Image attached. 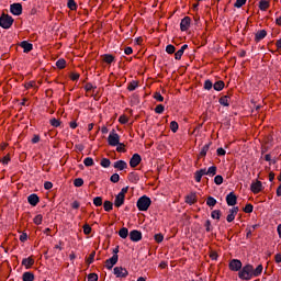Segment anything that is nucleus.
Instances as JSON below:
<instances>
[{"instance_id":"obj_43","label":"nucleus","mask_w":281,"mask_h":281,"mask_svg":"<svg viewBox=\"0 0 281 281\" xmlns=\"http://www.w3.org/2000/svg\"><path fill=\"white\" fill-rule=\"evenodd\" d=\"M93 205H95V207L102 206V196H95L93 199Z\"/></svg>"},{"instance_id":"obj_63","label":"nucleus","mask_w":281,"mask_h":281,"mask_svg":"<svg viewBox=\"0 0 281 281\" xmlns=\"http://www.w3.org/2000/svg\"><path fill=\"white\" fill-rule=\"evenodd\" d=\"M79 78H80V74H78V72H71V74H70V79H71V80L76 81V80H78Z\"/></svg>"},{"instance_id":"obj_41","label":"nucleus","mask_w":281,"mask_h":281,"mask_svg":"<svg viewBox=\"0 0 281 281\" xmlns=\"http://www.w3.org/2000/svg\"><path fill=\"white\" fill-rule=\"evenodd\" d=\"M164 111H166V106H164V104H158L155 108V113H158V115H161V113H164Z\"/></svg>"},{"instance_id":"obj_12","label":"nucleus","mask_w":281,"mask_h":281,"mask_svg":"<svg viewBox=\"0 0 281 281\" xmlns=\"http://www.w3.org/2000/svg\"><path fill=\"white\" fill-rule=\"evenodd\" d=\"M140 164H142V156L139 154H134L130 159L131 168H137V166Z\"/></svg>"},{"instance_id":"obj_8","label":"nucleus","mask_w":281,"mask_h":281,"mask_svg":"<svg viewBox=\"0 0 281 281\" xmlns=\"http://www.w3.org/2000/svg\"><path fill=\"white\" fill-rule=\"evenodd\" d=\"M114 276L116 278H128V270H126V268L123 267H115Z\"/></svg>"},{"instance_id":"obj_21","label":"nucleus","mask_w":281,"mask_h":281,"mask_svg":"<svg viewBox=\"0 0 281 281\" xmlns=\"http://www.w3.org/2000/svg\"><path fill=\"white\" fill-rule=\"evenodd\" d=\"M204 175H205V168L195 171L194 180L196 181V183H201V179H203Z\"/></svg>"},{"instance_id":"obj_42","label":"nucleus","mask_w":281,"mask_h":281,"mask_svg":"<svg viewBox=\"0 0 281 281\" xmlns=\"http://www.w3.org/2000/svg\"><path fill=\"white\" fill-rule=\"evenodd\" d=\"M83 164H85V166H87V168L93 166V164H94V162H93V158H91V157L85 158V159H83Z\"/></svg>"},{"instance_id":"obj_19","label":"nucleus","mask_w":281,"mask_h":281,"mask_svg":"<svg viewBox=\"0 0 281 281\" xmlns=\"http://www.w3.org/2000/svg\"><path fill=\"white\" fill-rule=\"evenodd\" d=\"M103 63H106V65H112V63H115V56L112 54H104L101 56Z\"/></svg>"},{"instance_id":"obj_27","label":"nucleus","mask_w":281,"mask_h":281,"mask_svg":"<svg viewBox=\"0 0 281 281\" xmlns=\"http://www.w3.org/2000/svg\"><path fill=\"white\" fill-rule=\"evenodd\" d=\"M23 281H34V273L27 271L22 274Z\"/></svg>"},{"instance_id":"obj_30","label":"nucleus","mask_w":281,"mask_h":281,"mask_svg":"<svg viewBox=\"0 0 281 281\" xmlns=\"http://www.w3.org/2000/svg\"><path fill=\"white\" fill-rule=\"evenodd\" d=\"M57 69H65L67 67V60L65 58H60L56 61Z\"/></svg>"},{"instance_id":"obj_57","label":"nucleus","mask_w":281,"mask_h":281,"mask_svg":"<svg viewBox=\"0 0 281 281\" xmlns=\"http://www.w3.org/2000/svg\"><path fill=\"white\" fill-rule=\"evenodd\" d=\"M204 227H205L206 232H211L212 231V222L210 220H206Z\"/></svg>"},{"instance_id":"obj_29","label":"nucleus","mask_w":281,"mask_h":281,"mask_svg":"<svg viewBox=\"0 0 281 281\" xmlns=\"http://www.w3.org/2000/svg\"><path fill=\"white\" fill-rule=\"evenodd\" d=\"M212 146V142L209 144L204 145L200 151V157H205L207 155V150H210V147Z\"/></svg>"},{"instance_id":"obj_14","label":"nucleus","mask_w":281,"mask_h":281,"mask_svg":"<svg viewBox=\"0 0 281 281\" xmlns=\"http://www.w3.org/2000/svg\"><path fill=\"white\" fill-rule=\"evenodd\" d=\"M27 202L30 203V205H32L33 207H36L38 205V203L41 202V199L38 198V195L36 193H32L27 196Z\"/></svg>"},{"instance_id":"obj_36","label":"nucleus","mask_w":281,"mask_h":281,"mask_svg":"<svg viewBox=\"0 0 281 281\" xmlns=\"http://www.w3.org/2000/svg\"><path fill=\"white\" fill-rule=\"evenodd\" d=\"M75 188H82L85 186V180L82 178H77L74 180Z\"/></svg>"},{"instance_id":"obj_20","label":"nucleus","mask_w":281,"mask_h":281,"mask_svg":"<svg viewBox=\"0 0 281 281\" xmlns=\"http://www.w3.org/2000/svg\"><path fill=\"white\" fill-rule=\"evenodd\" d=\"M126 198H124V195H120V193L115 196L114 200V205L115 207H122V205H124V201Z\"/></svg>"},{"instance_id":"obj_33","label":"nucleus","mask_w":281,"mask_h":281,"mask_svg":"<svg viewBox=\"0 0 281 281\" xmlns=\"http://www.w3.org/2000/svg\"><path fill=\"white\" fill-rule=\"evenodd\" d=\"M217 201L216 199H214V196H209L206 199V205H209V207H214V205H216Z\"/></svg>"},{"instance_id":"obj_13","label":"nucleus","mask_w":281,"mask_h":281,"mask_svg":"<svg viewBox=\"0 0 281 281\" xmlns=\"http://www.w3.org/2000/svg\"><path fill=\"white\" fill-rule=\"evenodd\" d=\"M250 190H251V192H254V194H258V193L262 192V182L260 180L252 182L250 184Z\"/></svg>"},{"instance_id":"obj_17","label":"nucleus","mask_w":281,"mask_h":281,"mask_svg":"<svg viewBox=\"0 0 281 281\" xmlns=\"http://www.w3.org/2000/svg\"><path fill=\"white\" fill-rule=\"evenodd\" d=\"M113 168L116 170H126V168H128V164L124 160H117L114 162Z\"/></svg>"},{"instance_id":"obj_10","label":"nucleus","mask_w":281,"mask_h":281,"mask_svg":"<svg viewBox=\"0 0 281 281\" xmlns=\"http://www.w3.org/2000/svg\"><path fill=\"white\" fill-rule=\"evenodd\" d=\"M130 240H132V243H139V240H142V232L137 229L131 231Z\"/></svg>"},{"instance_id":"obj_45","label":"nucleus","mask_w":281,"mask_h":281,"mask_svg":"<svg viewBox=\"0 0 281 281\" xmlns=\"http://www.w3.org/2000/svg\"><path fill=\"white\" fill-rule=\"evenodd\" d=\"M176 50L177 48L175 47V45L169 44L166 46L167 54H175Z\"/></svg>"},{"instance_id":"obj_38","label":"nucleus","mask_w":281,"mask_h":281,"mask_svg":"<svg viewBox=\"0 0 281 281\" xmlns=\"http://www.w3.org/2000/svg\"><path fill=\"white\" fill-rule=\"evenodd\" d=\"M103 207L105 212H111V210H113V202L111 201H105L103 203Z\"/></svg>"},{"instance_id":"obj_5","label":"nucleus","mask_w":281,"mask_h":281,"mask_svg":"<svg viewBox=\"0 0 281 281\" xmlns=\"http://www.w3.org/2000/svg\"><path fill=\"white\" fill-rule=\"evenodd\" d=\"M10 12L14 16H21L23 14V5L21 3H13L10 5Z\"/></svg>"},{"instance_id":"obj_49","label":"nucleus","mask_w":281,"mask_h":281,"mask_svg":"<svg viewBox=\"0 0 281 281\" xmlns=\"http://www.w3.org/2000/svg\"><path fill=\"white\" fill-rule=\"evenodd\" d=\"M247 3V0H236L234 8H243Z\"/></svg>"},{"instance_id":"obj_34","label":"nucleus","mask_w":281,"mask_h":281,"mask_svg":"<svg viewBox=\"0 0 281 281\" xmlns=\"http://www.w3.org/2000/svg\"><path fill=\"white\" fill-rule=\"evenodd\" d=\"M211 218H214L216 221H221V210H214L211 213Z\"/></svg>"},{"instance_id":"obj_28","label":"nucleus","mask_w":281,"mask_h":281,"mask_svg":"<svg viewBox=\"0 0 281 281\" xmlns=\"http://www.w3.org/2000/svg\"><path fill=\"white\" fill-rule=\"evenodd\" d=\"M218 102L222 106H229V95H223Z\"/></svg>"},{"instance_id":"obj_53","label":"nucleus","mask_w":281,"mask_h":281,"mask_svg":"<svg viewBox=\"0 0 281 281\" xmlns=\"http://www.w3.org/2000/svg\"><path fill=\"white\" fill-rule=\"evenodd\" d=\"M156 243H164V234L159 233L154 236Z\"/></svg>"},{"instance_id":"obj_3","label":"nucleus","mask_w":281,"mask_h":281,"mask_svg":"<svg viewBox=\"0 0 281 281\" xmlns=\"http://www.w3.org/2000/svg\"><path fill=\"white\" fill-rule=\"evenodd\" d=\"M12 23H14V19L12 15L9 14H2L0 16V27L3 30H10L12 27Z\"/></svg>"},{"instance_id":"obj_35","label":"nucleus","mask_w":281,"mask_h":281,"mask_svg":"<svg viewBox=\"0 0 281 281\" xmlns=\"http://www.w3.org/2000/svg\"><path fill=\"white\" fill-rule=\"evenodd\" d=\"M212 87H214V83L212 82V80L206 79L204 81V89H205V91H212Z\"/></svg>"},{"instance_id":"obj_48","label":"nucleus","mask_w":281,"mask_h":281,"mask_svg":"<svg viewBox=\"0 0 281 281\" xmlns=\"http://www.w3.org/2000/svg\"><path fill=\"white\" fill-rule=\"evenodd\" d=\"M110 181L112 183H117L120 181V175L119 173H113L111 177H110Z\"/></svg>"},{"instance_id":"obj_4","label":"nucleus","mask_w":281,"mask_h":281,"mask_svg":"<svg viewBox=\"0 0 281 281\" xmlns=\"http://www.w3.org/2000/svg\"><path fill=\"white\" fill-rule=\"evenodd\" d=\"M108 143L109 146H117V144H120V134L115 133V131H112L108 136Z\"/></svg>"},{"instance_id":"obj_24","label":"nucleus","mask_w":281,"mask_h":281,"mask_svg":"<svg viewBox=\"0 0 281 281\" xmlns=\"http://www.w3.org/2000/svg\"><path fill=\"white\" fill-rule=\"evenodd\" d=\"M259 10H261V12H267V10H269V1L260 0L259 1Z\"/></svg>"},{"instance_id":"obj_51","label":"nucleus","mask_w":281,"mask_h":281,"mask_svg":"<svg viewBox=\"0 0 281 281\" xmlns=\"http://www.w3.org/2000/svg\"><path fill=\"white\" fill-rule=\"evenodd\" d=\"M244 212L246 214H251V212H254V206L251 204H246V206L244 207Z\"/></svg>"},{"instance_id":"obj_26","label":"nucleus","mask_w":281,"mask_h":281,"mask_svg":"<svg viewBox=\"0 0 281 281\" xmlns=\"http://www.w3.org/2000/svg\"><path fill=\"white\" fill-rule=\"evenodd\" d=\"M217 167L211 166L209 169H205V173L207 177H215Z\"/></svg>"},{"instance_id":"obj_50","label":"nucleus","mask_w":281,"mask_h":281,"mask_svg":"<svg viewBox=\"0 0 281 281\" xmlns=\"http://www.w3.org/2000/svg\"><path fill=\"white\" fill-rule=\"evenodd\" d=\"M94 259H95V251H92L86 262L88 265H93Z\"/></svg>"},{"instance_id":"obj_23","label":"nucleus","mask_w":281,"mask_h":281,"mask_svg":"<svg viewBox=\"0 0 281 281\" xmlns=\"http://www.w3.org/2000/svg\"><path fill=\"white\" fill-rule=\"evenodd\" d=\"M127 179L131 181V183H137V181H139V175L136 172H130Z\"/></svg>"},{"instance_id":"obj_58","label":"nucleus","mask_w":281,"mask_h":281,"mask_svg":"<svg viewBox=\"0 0 281 281\" xmlns=\"http://www.w3.org/2000/svg\"><path fill=\"white\" fill-rule=\"evenodd\" d=\"M88 281H98V273L88 274Z\"/></svg>"},{"instance_id":"obj_16","label":"nucleus","mask_w":281,"mask_h":281,"mask_svg":"<svg viewBox=\"0 0 281 281\" xmlns=\"http://www.w3.org/2000/svg\"><path fill=\"white\" fill-rule=\"evenodd\" d=\"M263 38H267V30H260L255 34L256 43H260Z\"/></svg>"},{"instance_id":"obj_7","label":"nucleus","mask_w":281,"mask_h":281,"mask_svg":"<svg viewBox=\"0 0 281 281\" xmlns=\"http://www.w3.org/2000/svg\"><path fill=\"white\" fill-rule=\"evenodd\" d=\"M226 203L229 207H234V205H236V203H238V196H236V193L229 192L226 195Z\"/></svg>"},{"instance_id":"obj_44","label":"nucleus","mask_w":281,"mask_h":281,"mask_svg":"<svg viewBox=\"0 0 281 281\" xmlns=\"http://www.w3.org/2000/svg\"><path fill=\"white\" fill-rule=\"evenodd\" d=\"M49 123L54 126V128H58V126H60V120L58 119H50Z\"/></svg>"},{"instance_id":"obj_1","label":"nucleus","mask_w":281,"mask_h":281,"mask_svg":"<svg viewBox=\"0 0 281 281\" xmlns=\"http://www.w3.org/2000/svg\"><path fill=\"white\" fill-rule=\"evenodd\" d=\"M265 267L262 265H258L256 268L251 263H247L246 266L241 267L238 272L239 280L249 281L252 278H260L262 276V270Z\"/></svg>"},{"instance_id":"obj_62","label":"nucleus","mask_w":281,"mask_h":281,"mask_svg":"<svg viewBox=\"0 0 281 281\" xmlns=\"http://www.w3.org/2000/svg\"><path fill=\"white\" fill-rule=\"evenodd\" d=\"M1 161L3 166H8L10 164V155L4 156Z\"/></svg>"},{"instance_id":"obj_9","label":"nucleus","mask_w":281,"mask_h":281,"mask_svg":"<svg viewBox=\"0 0 281 281\" xmlns=\"http://www.w3.org/2000/svg\"><path fill=\"white\" fill-rule=\"evenodd\" d=\"M190 23H192L190 16H184L180 22L181 32H188V30H190Z\"/></svg>"},{"instance_id":"obj_52","label":"nucleus","mask_w":281,"mask_h":281,"mask_svg":"<svg viewBox=\"0 0 281 281\" xmlns=\"http://www.w3.org/2000/svg\"><path fill=\"white\" fill-rule=\"evenodd\" d=\"M117 147H116V151L117 153H126V149L124 148V143H119L117 145H116Z\"/></svg>"},{"instance_id":"obj_2","label":"nucleus","mask_w":281,"mask_h":281,"mask_svg":"<svg viewBox=\"0 0 281 281\" xmlns=\"http://www.w3.org/2000/svg\"><path fill=\"white\" fill-rule=\"evenodd\" d=\"M151 203L153 201L147 195H143L137 200L136 207L139 212H148V207H150Z\"/></svg>"},{"instance_id":"obj_25","label":"nucleus","mask_w":281,"mask_h":281,"mask_svg":"<svg viewBox=\"0 0 281 281\" xmlns=\"http://www.w3.org/2000/svg\"><path fill=\"white\" fill-rule=\"evenodd\" d=\"M186 203H188L189 205H193V203H196V194L191 193V194L187 195Z\"/></svg>"},{"instance_id":"obj_6","label":"nucleus","mask_w":281,"mask_h":281,"mask_svg":"<svg viewBox=\"0 0 281 281\" xmlns=\"http://www.w3.org/2000/svg\"><path fill=\"white\" fill-rule=\"evenodd\" d=\"M231 271H238L240 272V269H243V261L238 259H232L228 265Z\"/></svg>"},{"instance_id":"obj_11","label":"nucleus","mask_w":281,"mask_h":281,"mask_svg":"<svg viewBox=\"0 0 281 281\" xmlns=\"http://www.w3.org/2000/svg\"><path fill=\"white\" fill-rule=\"evenodd\" d=\"M117 260H120V256L113 255L110 259L105 261V267L111 271L115 265H117Z\"/></svg>"},{"instance_id":"obj_22","label":"nucleus","mask_w":281,"mask_h":281,"mask_svg":"<svg viewBox=\"0 0 281 281\" xmlns=\"http://www.w3.org/2000/svg\"><path fill=\"white\" fill-rule=\"evenodd\" d=\"M214 91H223L225 89V82L223 80L216 81L213 83Z\"/></svg>"},{"instance_id":"obj_64","label":"nucleus","mask_w":281,"mask_h":281,"mask_svg":"<svg viewBox=\"0 0 281 281\" xmlns=\"http://www.w3.org/2000/svg\"><path fill=\"white\" fill-rule=\"evenodd\" d=\"M229 214H233V216H236V214H238V206H234L233 209H229Z\"/></svg>"},{"instance_id":"obj_46","label":"nucleus","mask_w":281,"mask_h":281,"mask_svg":"<svg viewBox=\"0 0 281 281\" xmlns=\"http://www.w3.org/2000/svg\"><path fill=\"white\" fill-rule=\"evenodd\" d=\"M33 223H35V225H41L43 223V215H36L33 220Z\"/></svg>"},{"instance_id":"obj_54","label":"nucleus","mask_w":281,"mask_h":281,"mask_svg":"<svg viewBox=\"0 0 281 281\" xmlns=\"http://www.w3.org/2000/svg\"><path fill=\"white\" fill-rule=\"evenodd\" d=\"M119 122L120 124H128V117L126 115H121Z\"/></svg>"},{"instance_id":"obj_32","label":"nucleus","mask_w":281,"mask_h":281,"mask_svg":"<svg viewBox=\"0 0 281 281\" xmlns=\"http://www.w3.org/2000/svg\"><path fill=\"white\" fill-rule=\"evenodd\" d=\"M120 238H128V228L123 227L119 231Z\"/></svg>"},{"instance_id":"obj_40","label":"nucleus","mask_w":281,"mask_h":281,"mask_svg":"<svg viewBox=\"0 0 281 281\" xmlns=\"http://www.w3.org/2000/svg\"><path fill=\"white\" fill-rule=\"evenodd\" d=\"M170 128L172 133H177L179 131V123H177V121H171Z\"/></svg>"},{"instance_id":"obj_37","label":"nucleus","mask_w":281,"mask_h":281,"mask_svg":"<svg viewBox=\"0 0 281 281\" xmlns=\"http://www.w3.org/2000/svg\"><path fill=\"white\" fill-rule=\"evenodd\" d=\"M100 166H102V168H109L111 166V159L109 158H102Z\"/></svg>"},{"instance_id":"obj_60","label":"nucleus","mask_w":281,"mask_h":281,"mask_svg":"<svg viewBox=\"0 0 281 281\" xmlns=\"http://www.w3.org/2000/svg\"><path fill=\"white\" fill-rule=\"evenodd\" d=\"M227 151H225V149H223V147L217 148L216 154L218 155V157H223L226 155Z\"/></svg>"},{"instance_id":"obj_15","label":"nucleus","mask_w":281,"mask_h":281,"mask_svg":"<svg viewBox=\"0 0 281 281\" xmlns=\"http://www.w3.org/2000/svg\"><path fill=\"white\" fill-rule=\"evenodd\" d=\"M20 47H22V49L24 50V54H30V52H32V49H34V45H32V43H30L27 41L21 42Z\"/></svg>"},{"instance_id":"obj_56","label":"nucleus","mask_w":281,"mask_h":281,"mask_svg":"<svg viewBox=\"0 0 281 281\" xmlns=\"http://www.w3.org/2000/svg\"><path fill=\"white\" fill-rule=\"evenodd\" d=\"M154 98H155V100H157V102H164V95H161L160 92H156L154 94Z\"/></svg>"},{"instance_id":"obj_31","label":"nucleus","mask_w":281,"mask_h":281,"mask_svg":"<svg viewBox=\"0 0 281 281\" xmlns=\"http://www.w3.org/2000/svg\"><path fill=\"white\" fill-rule=\"evenodd\" d=\"M67 8L69 10H78V3H76V0H67Z\"/></svg>"},{"instance_id":"obj_47","label":"nucleus","mask_w":281,"mask_h":281,"mask_svg":"<svg viewBox=\"0 0 281 281\" xmlns=\"http://www.w3.org/2000/svg\"><path fill=\"white\" fill-rule=\"evenodd\" d=\"M214 183L216 186H222V183H223V176H221V175L215 176Z\"/></svg>"},{"instance_id":"obj_59","label":"nucleus","mask_w":281,"mask_h":281,"mask_svg":"<svg viewBox=\"0 0 281 281\" xmlns=\"http://www.w3.org/2000/svg\"><path fill=\"white\" fill-rule=\"evenodd\" d=\"M184 52H182V49L180 48L176 54H175V58L176 60H181V56H183Z\"/></svg>"},{"instance_id":"obj_55","label":"nucleus","mask_w":281,"mask_h":281,"mask_svg":"<svg viewBox=\"0 0 281 281\" xmlns=\"http://www.w3.org/2000/svg\"><path fill=\"white\" fill-rule=\"evenodd\" d=\"M83 234H86V236H89V234H91V226L89 224H86L83 226Z\"/></svg>"},{"instance_id":"obj_18","label":"nucleus","mask_w":281,"mask_h":281,"mask_svg":"<svg viewBox=\"0 0 281 281\" xmlns=\"http://www.w3.org/2000/svg\"><path fill=\"white\" fill-rule=\"evenodd\" d=\"M22 267H25V269H32V267H34V258H24L22 260Z\"/></svg>"},{"instance_id":"obj_61","label":"nucleus","mask_w":281,"mask_h":281,"mask_svg":"<svg viewBox=\"0 0 281 281\" xmlns=\"http://www.w3.org/2000/svg\"><path fill=\"white\" fill-rule=\"evenodd\" d=\"M52 188H54V184L50 181H46L44 183V189L45 190H52Z\"/></svg>"},{"instance_id":"obj_39","label":"nucleus","mask_w":281,"mask_h":281,"mask_svg":"<svg viewBox=\"0 0 281 281\" xmlns=\"http://www.w3.org/2000/svg\"><path fill=\"white\" fill-rule=\"evenodd\" d=\"M138 87H139V83L134 80V81L128 83L127 89H128V91H135V89H137Z\"/></svg>"}]
</instances>
